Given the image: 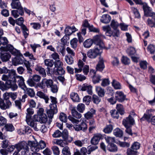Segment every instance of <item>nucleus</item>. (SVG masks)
Masks as SVG:
<instances>
[{"label":"nucleus","instance_id":"nucleus-1","mask_svg":"<svg viewBox=\"0 0 155 155\" xmlns=\"http://www.w3.org/2000/svg\"><path fill=\"white\" fill-rule=\"evenodd\" d=\"M8 76L10 80L12 91L16 90L18 88V86L16 82H17L18 85L22 89L25 90L26 87L24 83V79L23 78L17 74L15 71L14 70H11L8 72Z\"/></svg>","mask_w":155,"mask_h":155},{"label":"nucleus","instance_id":"nucleus-2","mask_svg":"<svg viewBox=\"0 0 155 155\" xmlns=\"http://www.w3.org/2000/svg\"><path fill=\"white\" fill-rule=\"evenodd\" d=\"M3 99L0 98V108L3 110L9 109L12 105L9 100V92H6L3 95Z\"/></svg>","mask_w":155,"mask_h":155},{"label":"nucleus","instance_id":"nucleus-3","mask_svg":"<svg viewBox=\"0 0 155 155\" xmlns=\"http://www.w3.org/2000/svg\"><path fill=\"white\" fill-rule=\"evenodd\" d=\"M2 80L6 81V82L5 83H4L3 81H0V89L4 91L11 89L12 91V87L8 75H3L2 77Z\"/></svg>","mask_w":155,"mask_h":155},{"label":"nucleus","instance_id":"nucleus-4","mask_svg":"<svg viewBox=\"0 0 155 155\" xmlns=\"http://www.w3.org/2000/svg\"><path fill=\"white\" fill-rule=\"evenodd\" d=\"M102 52V48L95 47L94 49L90 50L88 51L87 55L89 58L94 59L98 55H101Z\"/></svg>","mask_w":155,"mask_h":155},{"label":"nucleus","instance_id":"nucleus-5","mask_svg":"<svg viewBox=\"0 0 155 155\" xmlns=\"http://www.w3.org/2000/svg\"><path fill=\"white\" fill-rule=\"evenodd\" d=\"M47 72L48 74H49L51 75L55 74L56 75H62L64 74L65 73V71L62 67L54 68H48Z\"/></svg>","mask_w":155,"mask_h":155},{"label":"nucleus","instance_id":"nucleus-6","mask_svg":"<svg viewBox=\"0 0 155 155\" xmlns=\"http://www.w3.org/2000/svg\"><path fill=\"white\" fill-rule=\"evenodd\" d=\"M140 147V144L138 142H134L130 148L127 150V155H137V150Z\"/></svg>","mask_w":155,"mask_h":155},{"label":"nucleus","instance_id":"nucleus-7","mask_svg":"<svg viewBox=\"0 0 155 155\" xmlns=\"http://www.w3.org/2000/svg\"><path fill=\"white\" fill-rule=\"evenodd\" d=\"M11 57L10 54L8 53L4 47L0 48V58L4 62L8 61Z\"/></svg>","mask_w":155,"mask_h":155},{"label":"nucleus","instance_id":"nucleus-8","mask_svg":"<svg viewBox=\"0 0 155 155\" xmlns=\"http://www.w3.org/2000/svg\"><path fill=\"white\" fill-rule=\"evenodd\" d=\"M30 126L33 127L36 131L40 130L43 133H45L47 131V129L44 125H41V124L39 122H37L35 121L33 123L30 125Z\"/></svg>","mask_w":155,"mask_h":155},{"label":"nucleus","instance_id":"nucleus-9","mask_svg":"<svg viewBox=\"0 0 155 155\" xmlns=\"http://www.w3.org/2000/svg\"><path fill=\"white\" fill-rule=\"evenodd\" d=\"M103 30L105 32V33L107 36L111 37L113 36L114 37H118L120 34L119 33L118 31H116L114 30L113 31L111 28L109 26H104L102 27Z\"/></svg>","mask_w":155,"mask_h":155},{"label":"nucleus","instance_id":"nucleus-10","mask_svg":"<svg viewBox=\"0 0 155 155\" xmlns=\"http://www.w3.org/2000/svg\"><path fill=\"white\" fill-rule=\"evenodd\" d=\"M104 36L102 35L95 36L93 38V43L96 45L95 47H98L102 49L104 48V45L101 40V37Z\"/></svg>","mask_w":155,"mask_h":155},{"label":"nucleus","instance_id":"nucleus-11","mask_svg":"<svg viewBox=\"0 0 155 155\" xmlns=\"http://www.w3.org/2000/svg\"><path fill=\"white\" fill-rule=\"evenodd\" d=\"M54 83L53 81L51 79H43L41 82L38 84V87L41 89H45V87L50 88Z\"/></svg>","mask_w":155,"mask_h":155},{"label":"nucleus","instance_id":"nucleus-12","mask_svg":"<svg viewBox=\"0 0 155 155\" xmlns=\"http://www.w3.org/2000/svg\"><path fill=\"white\" fill-rule=\"evenodd\" d=\"M134 122V119L130 115H129L128 117L123 120L122 124L125 127H128L133 125Z\"/></svg>","mask_w":155,"mask_h":155},{"label":"nucleus","instance_id":"nucleus-13","mask_svg":"<svg viewBox=\"0 0 155 155\" xmlns=\"http://www.w3.org/2000/svg\"><path fill=\"white\" fill-rule=\"evenodd\" d=\"M27 112L26 120L27 124L30 125L31 123H33L35 121L32 120L31 116V115L33 114L34 112L31 107H29L27 109Z\"/></svg>","mask_w":155,"mask_h":155},{"label":"nucleus","instance_id":"nucleus-14","mask_svg":"<svg viewBox=\"0 0 155 155\" xmlns=\"http://www.w3.org/2000/svg\"><path fill=\"white\" fill-rule=\"evenodd\" d=\"M30 147L31 150L33 152H38L39 151L38 143L36 141H28V147Z\"/></svg>","mask_w":155,"mask_h":155},{"label":"nucleus","instance_id":"nucleus-15","mask_svg":"<svg viewBox=\"0 0 155 155\" xmlns=\"http://www.w3.org/2000/svg\"><path fill=\"white\" fill-rule=\"evenodd\" d=\"M15 145L16 148L18 151H20L22 149H23L24 150L29 149L28 147V143L25 142H21L16 144Z\"/></svg>","mask_w":155,"mask_h":155},{"label":"nucleus","instance_id":"nucleus-16","mask_svg":"<svg viewBox=\"0 0 155 155\" xmlns=\"http://www.w3.org/2000/svg\"><path fill=\"white\" fill-rule=\"evenodd\" d=\"M74 128L77 131L82 130L85 131L87 129V127L86 124L83 121L80 124L74 125Z\"/></svg>","mask_w":155,"mask_h":155},{"label":"nucleus","instance_id":"nucleus-17","mask_svg":"<svg viewBox=\"0 0 155 155\" xmlns=\"http://www.w3.org/2000/svg\"><path fill=\"white\" fill-rule=\"evenodd\" d=\"M115 95L116 100L119 102L124 101L126 98V95L123 92L120 91H117L116 92Z\"/></svg>","mask_w":155,"mask_h":155},{"label":"nucleus","instance_id":"nucleus-18","mask_svg":"<svg viewBox=\"0 0 155 155\" xmlns=\"http://www.w3.org/2000/svg\"><path fill=\"white\" fill-rule=\"evenodd\" d=\"M103 137V136L100 134H95L91 140V143L94 145H97L98 143L100 140Z\"/></svg>","mask_w":155,"mask_h":155},{"label":"nucleus","instance_id":"nucleus-19","mask_svg":"<svg viewBox=\"0 0 155 155\" xmlns=\"http://www.w3.org/2000/svg\"><path fill=\"white\" fill-rule=\"evenodd\" d=\"M24 58L22 55L20 56H17L13 59L12 62L13 65L16 66L17 65L22 64L24 62Z\"/></svg>","mask_w":155,"mask_h":155},{"label":"nucleus","instance_id":"nucleus-20","mask_svg":"<svg viewBox=\"0 0 155 155\" xmlns=\"http://www.w3.org/2000/svg\"><path fill=\"white\" fill-rule=\"evenodd\" d=\"M105 68L103 59L101 57L99 58V61L96 65V69L97 71H102Z\"/></svg>","mask_w":155,"mask_h":155},{"label":"nucleus","instance_id":"nucleus-21","mask_svg":"<svg viewBox=\"0 0 155 155\" xmlns=\"http://www.w3.org/2000/svg\"><path fill=\"white\" fill-rule=\"evenodd\" d=\"M50 107V109L47 110V113L48 117L52 119L53 117L54 114L57 112L58 110L57 108H51V107Z\"/></svg>","mask_w":155,"mask_h":155},{"label":"nucleus","instance_id":"nucleus-22","mask_svg":"<svg viewBox=\"0 0 155 155\" xmlns=\"http://www.w3.org/2000/svg\"><path fill=\"white\" fill-rule=\"evenodd\" d=\"M11 5L13 9H16L17 10H23V8L21 6V4L19 1L12 2Z\"/></svg>","mask_w":155,"mask_h":155},{"label":"nucleus","instance_id":"nucleus-23","mask_svg":"<svg viewBox=\"0 0 155 155\" xmlns=\"http://www.w3.org/2000/svg\"><path fill=\"white\" fill-rule=\"evenodd\" d=\"M96 111L93 108H91L90 110L85 113L84 115L85 118L87 119H89L92 118L94 115L95 114Z\"/></svg>","mask_w":155,"mask_h":155},{"label":"nucleus","instance_id":"nucleus-24","mask_svg":"<svg viewBox=\"0 0 155 155\" xmlns=\"http://www.w3.org/2000/svg\"><path fill=\"white\" fill-rule=\"evenodd\" d=\"M36 95L40 98L44 99L46 103H48L49 98L48 96L45 94L41 91H38L37 92Z\"/></svg>","mask_w":155,"mask_h":155},{"label":"nucleus","instance_id":"nucleus-25","mask_svg":"<svg viewBox=\"0 0 155 155\" xmlns=\"http://www.w3.org/2000/svg\"><path fill=\"white\" fill-rule=\"evenodd\" d=\"M87 149L85 147H82L80 151L78 149H76L74 151V155H87Z\"/></svg>","mask_w":155,"mask_h":155},{"label":"nucleus","instance_id":"nucleus-26","mask_svg":"<svg viewBox=\"0 0 155 155\" xmlns=\"http://www.w3.org/2000/svg\"><path fill=\"white\" fill-rule=\"evenodd\" d=\"M81 90L82 91H86L88 94L92 95V86L90 85H88L86 84H84L81 88Z\"/></svg>","mask_w":155,"mask_h":155},{"label":"nucleus","instance_id":"nucleus-27","mask_svg":"<svg viewBox=\"0 0 155 155\" xmlns=\"http://www.w3.org/2000/svg\"><path fill=\"white\" fill-rule=\"evenodd\" d=\"M111 20V17L107 14L103 15L101 19V21L103 23L107 24L110 22Z\"/></svg>","mask_w":155,"mask_h":155},{"label":"nucleus","instance_id":"nucleus-28","mask_svg":"<svg viewBox=\"0 0 155 155\" xmlns=\"http://www.w3.org/2000/svg\"><path fill=\"white\" fill-rule=\"evenodd\" d=\"M35 70L38 71L42 77L44 78L46 76L45 70L44 68L40 66H37L35 68Z\"/></svg>","mask_w":155,"mask_h":155},{"label":"nucleus","instance_id":"nucleus-29","mask_svg":"<svg viewBox=\"0 0 155 155\" xmlns=\"http://www.w3.org/2000/svg\"><path fill=\"white\" fill-rule=\"evenodd\" d=\"M96 91L98 95L101 97H103L105 94L104 89L101 87H96Z\"/></svg>","mask_w":155,"mask_h":155},{"label":"nucleus","instance_id":"nucleus-30","mask_svg":"<svg viewBox=\"0 0 155 155\" xmlns=\"http://www.w3.org/2000/svg\"><path fill=\"white\" fill-rule=\"evenodd\" d=\"M36 116L39 118V120H36L38 121L39 120L40 123H45L47 121L48 118L45 114L37 116Z\"/></svg>","mask_w":155,"mask_h":155},{"label":"nucleus","instance_id":"nucleus-31","mask_svg":"<svg viewBox=\"0 0 155 155\" xmlns=\"http://www.w3.org/2000/svg\"><path fill=\"white\" fill-rule=\"evenodd\" d=\"M119 26V23L114 20H112L110 26L114 30L116 31H118V33L120 34L119 30L118 29V27Z\"/></svg>","mask_w":155,"mask_h":155},{"label":"nucleus","instance_id":"nucleus-32","mask_svg":"<svg viewBox=\"0 0 155 155\" xmlns=\"http://www.w3.org/2000/svg\"><path fill=\"white\" fill-rule=\"evenodd\" d=\"M71 112L72 115L73 117L77 119H80L81 117V114L78 112L75 107L72 108Z\"/></svg>","mask_w":155,"mask_h":155},{"label":"nucleus","instance_id":"nucleus-33","mask_svg":"<svg viewBox=\"0 0 155 155\" xmlns=\"http://www.w3.org/2000/svg\"><path fill=\"white\" fill-rule=\"evenodd\" d=\"M107 149L110 152H115L117 150V148L114 143L108 144L107 147Z\"/></svg>","mask_w":155,"mask_h":155},{"label":"nucleus","instance_id":"nucleus-34","mask_svg":"<svg viewBox=\"0 0 155 155\" xmlns=\"http://www.w3.org/2000/svg\"><path fill=\"white\" fill-rule=\"evenodd\" d=\"M70 97L71 99L74 102H78L80 101V98L77 93H71L70 95Z\"/></svg>","mask_w":155,"mask_h":155},{"label":"nucleus","instance_id":"nucleus-35","mask_svg":"<svg viewBox=\"0 0 155 155\" xmlns=\"http://www.w3.org/2000/svg\"><path fill=\"white\" fill-rule=\"evenodd\" d=\"M24 13V10H12V14L15 18H17L19 15H23Z\"/></svg>","mask_w":155,"mask_h":155},{"label":"nucleus","instance_id":"nucleus-36","mask_svg":"<svg viewBox=\"0 0 155 155\" xmlns=\"http://www.w3.org/2000/svg\"><path fill=\"white\" fill-rule=\"evenodd\" d=\"M6 49L11 52L12 54L14 55L18 54V53L15 49H14L13 47L10 45H7Z\"/></svg>","mask_w":155,"mask_h":155},{"label":"nucleus","instance_id":"nucleus-37","mask_svg":"<svg viewBox=\"0 0 155 155\" xmlns=\"http://www.w3.org/2000/svg\"><path fill=\"white\" fill-rule=\"evenodd\" d=\"M24 63L27 68V73L29 74H31L32 72V71L31 68V63L29 61L26 60L24 61Z\"/></svg>","mask_w":155,"mask_h":155},{"label":"nucleus","instance_id":"nucleus-38","mask_svg":"<svg viewBox=\"0 0 155 155\" xmlns=\"http://www.w3.org/2000/svg\"><path fill=\"white\" fill-rule=\"evenodd\" d=\"M93 43V41L92 39H87L84 42L83 45L85 48H89L91 47Z\"/></svg>","mask_w":155,"mask_h":155},{"label":"nucleus","instance_id":"nucleus-39","mask_svg":"<svg viewBox=\"0 0 155 155\" xmlns=\"http://www.w3.org/2000/svg\"><path fill=\"white\" fill-rule=\"evenodd\" d=\"M112 84L115 89H120L121 88V86L120 83L115 79L113 80Z\"/></svg>","mask_w":155,"mask_h":155},{"label":"nucleus","instance_id":"nucleus-40","mask_svg":"<svg viewBox=\"0 0 155 155\" xmlns=\"http://www.w3.org/2000/svg\"><path fill=\"white\" fill-rule=\"evenodd\" d=\"M44 63L45 65L48 67L47 68H49V67H52L54 64V62L53 60L49 59H46L45 60Z\"/></svg>","mask_w":155,"mask_h":155},{"label":"nucleus","instance_id":"nucleus-41","mask_svg":"<svg viewBox=\"0 0 155 155\" xmlns=\"http://www.w3.org/2000/svg\"><path fill=\"white\" fill-rule=\"evenodd\" d=\"M4 127L5 129L8 131L12 132L15 130V128L12 124H6Z\"/></svg>","mask_w":155,"mask_h":155},{"label":"nucleus","instance_id":"nucleus-42","mask_svg":"<svg viewBox=\"0 0 155 155\" xmlns=\"http://www.w3.org/2000/svg\"><path fill=\"white\" fill-rule=\"evenodd\" d=\"M116 109L117 111L121 115L124 114V109L123 106L120 104H117Z\"/></svg>","mask_w":155,"mask_h":155},{"label":"nucleus","instance_id":"nucleus-43","mask_svg":"<svg viewBox=\"0 0 155 155\" xmlns=\"http://www.w3.org/2000/svg\"><path fill=\"white\" fill-rule=\"evenodd\" d=\"M114 135L117 137H121L123 135V132L122 130L118 128H117L114 130Z\"/></svg>","mask_w":155,"mask_h":155},{"label":"nucleus","instance_id":"nucleus-44","mask_svg":"<svg viewBox=\"0 0 155 155\" xmlns=\"http://www.w3.org/2000/svg\"><path fill=\"white\" fill-rule=\"evenodd\" d=\"M127 52L130 57L134 56L136 53L135 48L133 47H130L127 50Z\"/></svg>","mask_w":155,"mask_h":155},{"label":"nucleus","instance_id":"nucleus-45","mask_svg":"<svg viewBox=\"0 0 155 155\" xmlns=\"http://www.w3.org/2000/svg\"><path fill=\"white\" fill-rule=\"evenodd\" d=\"M59 118L60 120L62 122L66 123L67 120V117L66 114L64 113H60Z\"/></svg>","mask_w":155,"mask_h":155},{"label":"nucleus","instance_id":"nucleus-46","mask_svg":"<svg viewBox=\"0 0 155 155\" xmlns=\"http://www.w3.org/2000/svg\"><path fill=\"white\" fill-rule=\"evenodd\" d=\"M62 153L63 155H71V154L70 149L68 146H65L63 148Z\"/></svg>","mask_w":155,"mask_h":155},{"label":"nucleus","instance_id":"nucleus-47","mask_svg":"<svg viewBox=\"0 0 155 155\" xmlns=\"http://www.w3.org/2000/svg\"><path fill=\"white\" fill-rule=\"evenodd\" d=\"M50 98L52 104H50V107H51V108H57V106L56 105L57 101H56V98L52 96H51Z\"/></svg>","mask_w":155,"mask_h":155},{"label":"nucleus","instance_id":"nucleus-48","mask_svg":"<svg viewBox=\"0 0 155 155\" xmlns=\"http://www.w3.org/2000/svg\"><path fill=\"white\" fill-rule=\"evenodd\" d=\"M57 51L58 52H60L62 56H64L65 55V48L64 46H59L57 47Z\"/></svg>","mask_w":155,"mask_h":155},{"label":"nucleus","instance_id":"nucleus-49","mask_svg":"<svg viewBox=\"0 0 155 155\" xmlns=\"http://www.w3.org/2000/svg\"><path fill=\"white\" fill-rule=\"evenodd\" d=\"M92 100L93 103L96 104H98L101 100V98L99 97L95 94L93 95Z\"/></svg>","mask_w":155,"mask_h":155},{"label":"nucleus","instance_id":"nucleus-50","mask_svg":"<svg viewBox=\"0 0 155 155\" xmlns=\"http://www.w3.org/2000/svg\"><path fill=\"white\" fill-rule=\"evenodd\" d=\"M27 92V94L31 97H34L35 95V91L34 90L31 88H27V87L25 88Z\"/></svg>","mask_w":155,"mask_h":155},{"label":"nucleus","instance_id":"nucleus-51","mask_svg":"<svg viewBox=\"0 0 155 155\" xmlns=\"http://www.w3.org/2000/svg\"><path fill=\"white\" fill-rule=\"evenodd\" d=\"M113 129V126L111 125H107L104 129L103 131L106 134H109L111 132Z\"/></svg>","mask_w":155,"mask_h":155},{"label":"nucleus","instance_id":"nucleus-52","mask_svg":"<svg viewBox=\"0 0 155 155\" xmlns=\"http://www.w3.org/2000/svg\"><path fill=\"white\" fill-rule=\"evenodd\" d=\"M53 143L57 144L62 147H64L65 143L62 140H56L52 141Z\"/></svg>","mask_w":155,"mask_h":155},{"label":"nucleus","instance_id":"nucleus-53","mask_svg":"<svg viewBox=\"0 0 155 155\" xmlns=\"http://www.w3.org/2000/svg\"><path fill=\"white\" fill-rule=\"evenodd\" d=\"M77 109L80 112L83 113L85 109V105L82 103L79 104L77 106Z\"/></svg>","mask_w":155,"mask_h":155},{"label":"nucleus","instance_id":"nucleus-54","mask_svg":"<svg viewBox=\"0 0 155 155\" xmlns=\"http://www.w3.org/2000/svg\"><path fill=\"white\" fill-rule=\"evenodd\" d=\"M49 88L53 93H56L57 92L58 88L56 84L53 83Z\"/></svg>","mask_w":155,"mask_h":155},{"label":"nucleus","instance_id":"nucleus-55","mask_svg":"<svg viewBox=\"0 0 155 155\" xmlns=\"http://www.w3.org/2000/svg\"><path fill=\"white\" fill-rule=\"evenodd\" d=\"M78 40L76 38H74L71 41L70 44L72 47L75 49L77 47Z\"/></svg>","mask_w":155,"mask_h":155},{"label":"nucleus","instance_id":"nucleus-56","mask_svg":"<svg viewBox=\"0 0 155 155\" xmlns=\"http://www.w3.org/2000/svg\"><path fill=\"white\" fill-rule=\"evenodd\" d=\"M118 112V111L115 110H111L110 112L112 117L116 119H118L119 117Z\"/></svg>","mask_w":155,"mask_h":155},{"label":"nucleus","instance_id":"nucleus-57","mask_svg":"<svg viewBox=\"0 0 155 155\" xmlns=\"http://www.w3.org/2000/svg\"><path fill=\"white\" fill-rule=\"evenodd\" d=\"M101 76L99 75H94L92 77L93 81L94 84L99 83L101 80Z\"/></svg>","mask_w":155,"mask_h":155},{"label":"nucleus","instance_id":"nucleus-58","mask_svg":"<svg viewBox=\"0 0 155 155\" xmlns=\"http://www.w3.org/2000/svg\"><path fill=\"white\" fill-rule=\"evenodd\" d=\"M91 97L90 96H85L83 99V102L85 103L87 105L89 104L90 101H91Z\"/></svg>","mask_w":155,"mask_h":155},{"label":"nucleus","instance_id":"nucleus-59","mask_svg":"<svg viewBox=\"0 0 155 155\" xmlns=\"http://www.w3.org/2000/svg\"><path fill=\"white\" fill-rule=\"evenodd\" d=\"M65 60L67 63L69 64H71L73 63V59L71 56H66Z\"/></svg>","mask_w":155,"mask_h":155},{"label":"nucleus","instance_id":"nucleus-60","mask_svg":"<svg viewBox=\"0 0 155 155\" xmlns=\"http://www.w3.org/2000/svg\"><path fill=\"white\" fill-rule=\"evenodd\" d=\"M151 117V115L150 114H144L143 117L140 119V120L141 122L145 120L148 121L149 120Z\"/></svg>","mask_w":155,"mask_h":155},{"label":"nucleus","instance_id":"nucleus-61","mask_svg":"<svg viewBox=\"0 0 155 155\" xmlns=\"http://www.w3.org/2000/svg\"><path fill=\"white\" fill-rule=\"evenodd\" d=\"M105 138L106 142L108 143V144L113 143L115 141L114 137H105Z\"/></svg>","mask_w":155,"mask_h":155},{"label":"nucleus","instance_id":"nucleus-62","mask_svg":"<svg viewBox=\"0 0 155 155\" xmlns=\"http://www.w3.org/2000/svg\"><path fill=\"white\" fill-rule=\"evenodd\" d=\"M38 146L40 150L45 148L46 147V144L44 141L41 140L38 143Z\"/></svg>","mask_w":155,"mask_h":155},{"label":"nucleus","instance_id":"nucleus-63","mask_svg":"<svg viewBox=\"0 0 155 155\" xmlns=\"http://www.w3.org/2000/svg\"><path fill=\"white\" fill-rule=\"evenodd\" d=\"M77 80L80 81H82L85 80L86 78L83 75L81 74H77L75 75Z\"/></svg>","mask_w":155,"mask_h":155},{"label":"nucleus","instance_id":"nucleus-64","mask_svg":"<svg viewBox=\"0 0 155 155\" xmlns=\"http://www.w3.org/2000/svg\"><path fill=\"white\" fill-rule=\"evenodd\" d=\"M51 149L54 154L58 155L60 153V150L58 147L56 146H53L52 147Z\"/></svg>","mask_w":155,"mask_h":155}]
</instances>
